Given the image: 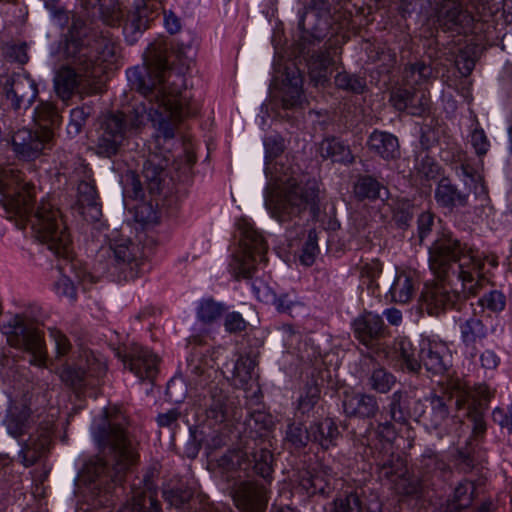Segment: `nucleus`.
<instances>
[{"instance_id": "f257e3e1", "label": "nucleus", "mask_w": 512, "mask_h": 512, "mask_svg": "<svg viewBox=\"0 0 512 512\" xmlns=\"http://www.w3.org/2000/svg\"><path fill=\"white\" fill-rule=\"evenodd\" d=\"M34 198L35 187L24 179L21 171L12 167L0 169V205L20 229L30 223L36 238L62 260L57 265L61 276L55 289L59 295L74 300V279L85 284L92 282L93 277L73 257L70 234L60 210L43 200L34 211Z\"/></svg>"}, {"instance_id": "f03ea898", "label": "nucleus", "mask_w": 512, "mask_h": 512, "mask_svg": "<svg viewBox=\"0 0 512 512\" xmlns=\"http://www.w3.org/2000/svg\"><path fill=\"white\" fill-rule=\"evenodd\" d=\"M125 424L123 414L111 415L105 410L93 432L100 454L85 463L79 476L88 489L91 508L105 506L112 500L113 493L120 488L127 471L137 459Z\"/></svg>"}, {"instance_id": "7ed1b4c3", "label": "nucleus", "mask_w": 512, "mask_h": 512, "mask_svg": "<svg viewBox=\"0 0 512 512\" xmlns=\"http://www.w3.org/2000/svg\"><path fill=\"white\" fill-rule=\"evenodd\" d=\"M127 78L131 87L143 96V101L105 117L95 147L98 155H115L128 134L148 122L156 129L160 127V50L157 44L147 48L142 67L127 70Z\"/></svg>"}, {"instance_id": "20e7f679", "label": "nucleus", "mask_w": 512, "mask_h": 512, "mask_svg": "<svg viewBox=\"0 0 512 512\" xmlns=\"http://www.w3.org/2000/svg\"><path fill=\"white\" fill-rule=\"evenodd\" d=\"M483 266V261L466 243L451 235L437 238L429 248V268L437 281L425 285L419 299L420 309L438 316L454 306L459 294L450 290L447 280L450 272L455 273V268L463 292L477 295L486 280L482 274Z\"/></svg>"}, {"instance_id": "39448f33", "label": "nucleus", "mask_w": 512, "mask_h": 512, "mask_svg": "<svg viewBox=\"0 0 512 512\" xmlns=\"http://www.w3.org/2000/svg\"><path fill=\"white\" fill-rule=\"evenodd\" d=\"M60 42L57 49L64 63L55 71L54 90L62 100L75 93L96 92L97 83L108 66L116 59L117 46L106 37L81 38L74 31Z\"/></svg>"}, {"instance_id": "423d86ee", "label": "nucleus", "mask_w": 512, "mask_h": 512, "mask_svg": "<svg viewBox=\"0 0 512 512\" xmlns=\"http://www.w3.org/2000/svg\"><path fill=\"white\" fill-rule=\"evenodd\" d=\"M266 173L280 184L273 187L266 196L265 205L271 216L280 223L292 222L307 210L315 212L318 210L321 187L316 179L306 181L294 177L283 176L278 171V163L272 160L279 157L285 150L284 139L281 136H270L266 138Z\"/></svg>"}, {"instance_id": "0eeeda50", "label": "nucleus", "mask_w": 512, "mask_h": 512, "mask_svg": "<svg viewBox=\"0 0 512 512\" xmlns=\"http://www.w3.org/2000/svg\"><path fill=\"white\" fill-rule=\"evenodd\" d=\"M162 59V137L170 139L185 119L199 112L198 104L186 91V74L190 68L181 64L165 69Z\"/></svg>"}, {"instance_id": "6e6552de", "label": "nucleus", "mask_w": 512, "mask_h": 512, "mask_svg": "<svg viewBox=\"0 0 512 512\" xmlns=\"http://www.w3.org/2000/svg\"><path fill=\"white\" fill-rule=\"evenodd\" d=\"M34 310H26L17 314L11 321V332L7 336L8 343L30 355L29 362L38 367L47 365V349L44 333Z\"/></svg>"}, {"instance_id": "1a4fd4ad", "label": "nucleus", "mask_w": 512, "mask_h": 512, "mask_svg": "<svg viewBox=\"0 0 512 512\" xmlns=\"http://www.w3.org/2000/svg\"><path fill=\"white\" fill-rule=\"evenodd\" d=\"M238 227L241 250L234 255L231 265L237 279H249L255 270L256 257L265 260L267 245L262 234L247 221H241Z\"/></svg>"}, {"instance_id": "9d476101", "label": "nucleus", "mask_w": 512, "mask_h": 512, "mask_svg": "<svg viewBox=\"0 0 512 512\" xmlns=\"http://www.w3.org/2000/svg\"><path fill=\"white\" fill-rule=\"evenodd\" d=\"M11 126V143L15 154L23 160H34L53 146V132L49 130L18 129Z\"/></svg>"}, {"instance_id": "9b49d317", "label": "nucleus", "mask_w": 512, "mask_h": 512, "mask_svg": "<svg viewBox=\"0 0 512 512\" xmlns=\"http://www.w3.org/2000/svg\"><path fill=\"white\" fill-rule=\"evenodd\" d=\"M117 357L123 362L125 368H129L141 380H148L155 384L158 375L157 356L148 349L137 344L129 347L118 348Z\"/></svg>"}, {"instance_id": "f8f14e48", "label": "nucleus", "mask_w": 512, "mask_h": 512, "mask_svg": "<svg viewBox=\"0 0 512 512\" xmlns=\"http://www.w3.org/2000/svg\"><path fill=\"white\" fill-rule=\"evenodd\" d=\"M0 92L15 112L28 109L37 97L36 83L28 75L13 74L1 82Z\"/></svg>"}, {"instance_id": "ddd939ff", "label": "nucleus", "mask_w": 512, "mask_h": 512, "mask_svg": "<svg viewBox=\"0 0 512 512\" xmlns=\"http://www.w3.org/2000/svg\"><path fill=\"white\" fill-rule=\"evenodd\" d=\"M157 471L144 475V477L132 485V503L122 506L118 512H159L157 502V486L155 478Z\"/></svg>"}, {"instance_id": "4468645a", "label": "nucleus", "mask_w": 512, "mask_h": 512, "mask_svg": "<svg viewBox=\"0 0 512 512\" xmlns=\"http://www.w3.org/2000/svg\"><path fill=\"white\" fill-rule=\"evenodd\" d=\"M66 359L62 379L74 388L92 384L90 378H100L106 372V365L92 354H85V359L79 363Z\"/></svg>"}, {"instance_id": "2eb2a0df", "label": "nucleus", "mask_w": 512, "mask_h": 512, "mask_svg": "<svg viewBox=\"0 0 512 512\" xmlns=\"http://www.w3.org/2000/svg\"><path fill=\"white\" fill-rule=\"evenodd\" d=\"M143 175L147 182V189L150 199L142 203L138 209L136 217L138 221L145 224H157L160 220L159 194H160V169L150 160L145 164Z\"/></svg>"}, {"instance_id": "dca6fc26", "label": "nucleus", "mask_w": 512, "mask_h": 512, "mask_svg": "<svg viewBox=\"0 0 512 512\" xmlns=\"http://www.w3.org/2000/svg\"><path fill=\"white\" fill-rule=\"evenodd\" d=\"M264 485L254 481H242L233 490V500L242 512H264L268 503Z\"/></svg>"}, {"instance_id": "f3484780", "label": "nucleus", "mask_w": 512, "mask_h": 512, "mask_svg": "<svg viewBox=\"0 0 512 512\" xmlns=\"http://www.w3.org/2000/svg\"><path fill=\"white\" fill-rule=\"evenodd\" d=\"M340 53V48L329 40L323 50L320 49L311 54L307 62L308 75L315 86H323L328 82L336 58Z\"/></svg>"}, {"instance_id": "a211bd4d", "label": "nucleus", "mask_w": 512, "mask_h": 512, "mask_svg": "<svg viewBox=\"0 0 512 512\" xmlns=\"http://www.w3.org/2000/svg\"><path fill=\"white\" fill-rule=\"evenodd\" d=\"M52 436V425L50 423L38 425L29 438L25 441L19 457L24 466L29 467L35 464L49 450Z\"/></svg>"}, {"instance_id": "6ab92c4d", "label": "nucleus", "mask_w": 512, "mask_h": 512, "mask_svg": "<svg viewBox=\"0 0 512 512\" xmlns=\"http://www.w3.org/2000/svg\"><path fill=\"white\" fill-rule=\"evenodd\" d=\"M157 17V13L149 6L146 0H137L134 6L127 11L117 24L123 21V32L127 39L133 43L138 34L149 27L151 21Z\"/></svg>"}, {"instance_id": "aec40b11", "label": "nucleus", "mask_w": 512, "mask_h": 512, "mask_svg": "<svg viewBox=\"0 0 512 512\" xmlns=\"http://www.w3.org/2000/svg\"><path fill=\"white\" fill-rule=\"evenodd\" d=\"M138 247L128 239L112 242L107 247H102L97 254V260L105 262V268L113 265H137Z\"/></svg>"}, {"instance_id": "412c9836", "label": "nucleus", "mask_w": 512, "mask_h": 512, "mask_svg": "<svg viewBox=\"0 0 512 512\" xmlns=\"http://www.w3.org/2000/svg\"><path fill=\"white\" fill-rule=\"evenodd\" d=\"M206 406L207 418L216 424L234 419L238 411L234 399L219 387H213L210 390L209 402Z\"/></svg>"}, {"instance_id": "4be33fe9", "label": "nucleus", "mask_w": 512, "mask_h": 512, "mask_svg": "<svg viewBox=\"0 0 512 512\" xmlns=\"http://www.w3.org/2000/svg\"><path fill=\"white\" fill-rule=\"evenodd\" d=\"M77 191L78 197L75 206L77 212L88 222L99 221L102 216V208L95 185L89 181H81Z\"/></svg>"}, {"instance_id": "5701e85b", "label": "nucleus", "mask_w": 512, "mask_h": 512, "mask_svg": "<svg viewBox=\"0 0 512 512\" xmlns=\"http://www.w3.org/2000/svg\"><path fill=\"white\" fill-rule=\"evenodd\" d=\"M343 409L349 417L374 418L379 412V405L373 395L345 391Z\"/></svg>"}, {"instance_id": "b1692460", "label": "nucleus", "mask_w": 512, "mask_h": 512, "mask_svg": "<svg viewBox=\"0 0 512 512\" xmlns=\"http://www.w3.org/2000/svg\"><path fill=\"white\" fill-rule=\"evenodd\" d=\"M353 331L363 345L372 347L384 335V322L379 315L365 312L354 320Z\"/></svg>"}, {"instance_id": "393cba45", "label": "nucleus", "mask_w": 512, "mask_h": 512, "mask_svg": "<svg viewBox=\"0 0 512 512\" xmlns=\"http://www.w3.org/2000/svg\"><path fill=\"white\" fill-rule=\"evenodd\" d=\"M331 16L327 0H311L299 21V27L307 32H320L329 25Z\"/></svg>"}, {"instance_id": "a878e982", "label": "nucleus", "mask_w": 512, "mask_h": 512, "mask_svg": "<svg viewBox=\"0 0 512 512\" xmlns=\"http://www.w3.org/2000/svg\"><path fill=\"white\" fill-rule=\"evenodd\" d=\"M468 19V13L455 0H443L437 5L436 20L443 31H459Z\"/></svg>"}, {"instance_id": "bb28decb", "label": "nucleus", "mask_w": 512, "mask_h": 512, "mask_svg": "<svg viewBox=\"0 0 512 512\" xmlns=\"http://www.w3.org/2000/svg\"><path fill=\"white\" fill-rule=\"evenodd\" d=\"M367 147L372 153L387 161L398 159L401 154L398 138L386 131L372 132Z\"/></svg>"}, {"instance_id": "cd10ccee", "label": "nucleus", "mask_w": 512, "mask_h": 512, "mask_svg": "<svg viewBox=\"0 0 512 512\" xmlns=\"http://www.w3.org/2000/svg\"><path fill=\"white\" fill-rule=\"evenodd\" d=\"M426 401L428 405L422 413L423 421L433 429H437L446 422L451 415L450 396L431 394Z\"/></svg>"}, {"instance_id": "c85d7f7f", "label": "nucleus", "mask_w": 512, "mask_h": 512, "mask_svg": "<svg viewBox=\"0 0 512 512\" xmlns=\"http://www.w3.org/2000/svg\"><path fill=\"white\" fill-rule=\"evenodd\" d=\"M442 395L450 396V400L455 397V406L457 410L466 408L473 404L474 400L468 383L457 375H449L445 382L442 383Z\"/></svg>"}, {"instance_id": "c756f323", "label": "nucleus", "mask_w": 512, "mask_h": 512, "mask_svg": "<svg viewBox=\"0 0 512 512\" xmlns=\"http://www.w3.org/2000/svg\"><path fill=\"white\" fill-rule=\"evenodd\" d=\"M179 153L177 157L172 155L171 168L165 173V177L162 176V184L169 186V182L174 184L176 181L180 180L179 170L183 168L184 170L189 169L196 161V156L191 151L190 145L183 142L182 140L178 141Z\"/></svg>"}, {"instance_id": "7c9ffc66", "label": "nucleus", "mask_w": 512, "mask_h": 512, "mask_svg": "<svg viewBox=\"0 0 512 512\" xmlns=\"http://www.w3.org/2000/svg\"><path fill=\"white\" fill-rule=\"evenodd\" d=\"M87 11L97 10L103 21L115 26L122 17V10L117 0H78Z\"/></svg>"}, {"instance_id": "2f4dec72", "label": "nucleus", "mask_w": 512, "mask_h": 512, "mask_svg": "<svg viewBox=\"0 0 512 512\" xmlns=\"http://www.w3.org/2000/svg\"><path fill=\"white\" fill-rule=\"evenodd\" d=\"M462 341L471 357L477 352V345L487 336V329L478 318L465 321L461 327Z\"/></svg>"}, {"instance_id": "473e14b6", "label": "nucleus", "mask_w": 512, "mask_h": 512, "mask_svg": "<svg viewBox=\"0 0 512 512\" xmlns=\"http://www.w3.org/2000/svg\"><path fill=\"white\" fill-rule=\"evenodd\" d=\"M332 480L334 478L328 475L326 471H318L315 473L306 472L300 480V487L304 489L308 495L327 496L333 490Z\"/></svg>"}, {"instance_id": "72a5a7b5", "label": "nucleus", "mask_w": 512, "mask_h": 512, "mask_svg": "<svg viewBox=\"0 0 512 512\" xmlns=\"http://www.w3.org/2000/svg\"><path fill=\"white\" fill-rule=\"evenodd\" d=\"M413 276L405 271L397 272L389 289L391 300L396 303H408L414 296Z\"/></svg>"}, {"instance_id": "f704fd0d", "label": "nucleus", "mask_w": 512, "mask_h": 512, "mask_svg": "<svg viewBox=\"0 0 512 512\" xmlns=\"http://www.w3.org/2000/svg\"><path fill=\"white\" fill-rule=\"evenodd\" d=\"M407 470L406 461L399 454L391 453L378 462L380 478H384L394 485L407 474Z\"/></svg>"}, {"instance_id": "c9c22d12", "label": "nucleus", "mask_w": 512, "mask_h": 512, "mask_svg": "<svg viewBox=\"0 0 512 512\" xmlns=\"http://www.w3.org/2000/svg\"><path fill=\"white\" fill-rule=\"evenodd\" d=\"M311 440L317 442L323 449L327 450L335 445L339 436L336 423L331 418H325L310 426Z\"/></svg>"}, {"instance_id": "e433bc0d", "label": "nucleus", "mask_w": 512, "mask_h": 512, "mask_svg": "<svg viewBox=\"0 0 512 512\" xmlns=\"http://www.w3.org/2000/svg\"><path fill=\"white\" fill-rule=\"evenodd\" d=\"M476 496V486L472 481H462L454 489L452 497L448 500V512H459L471 506Z\"/></svg>"}, {"instance_id": "4c0bfd02", "label": "nucleus", "mask_w": 512, "mask_h": 512, "mask_svg": "<svg viewBox=\"0 0 512 512\" xmlns=\"http://www.w3.org/2000/svg\"><path fill=\"white\" fill-rule=\"evenodd\" d=\"M319 152L323 158L331 159L333 162L351 164L354 161L350 148L335 137L324 139Z\"/></svg>"}, {"instance_id": "58836bf2", "label": "nucleus", "mask_w": 512, "mask_h": 512, "mask_svg": "<svg viewBox=\"0 0 512 512\" xmlns=\"http://www.w3.org/2000/svg\"><path fill=\"white\" fill-rule=\"evenodd\" d=\"M435 198L439 205L452 208L457 205H465L467 194L458 190L448 178L440 180L435 191Z\"/></svg>"}, {"instance_id": "ea45409f", "label": "nucleus", "mask_w": 512, "mask_h": 512, "mask_svg": "<svg viewBox=\"0 0 512 512\" xmlns=\"http://www.w3.org/2000/svg\"><path fill=\"white\" fill-rule=\"evenodd\" d=\"M217 467L222 473H233L238 470L246 471L250 467V459L241 449L229 450L217 459Z\"/></svg>"}, {"instance_id": "a19ab883", "label": "nucleus", "mask_w": 512, "mask_h": 512, "mask_svg": "<svg viewBox=\"0 0 512 512\" xmlns=\"http://www.w3.org/2000/svg\"><path fill=\"white\" fill-rule=\"evenodd\" d=\"M33 118L38 125L39 130H49L53 132V128L61 122V116L56 107L49 102H41L34 110Z\"/></svg>"}, {"instance_id": "79ce46f5", "label": "nucleus", "mask_w": 512, "mask_h": 512, "mask_svg": "<svg viewBox=\"0 0 512 512\" xmlns=\"http://www.w3.org/2000/svg\"><path fill=\"white\" fill-rule=\"evenodd\" d=\"M382 190L385 191V187L371 176L359 177L353 187L354 196L360 201L380 198Z\"/></svg>"}, {"instance_id": "37998d69", "label": "nucleus", "mask_w": 512, "mask_h": 512, "mask_svg": "<svg viewBox=\"0 0 512 512\" xmlns=\"http://www.w3.org/2000/svg\"><path fill=\"white\" fill-rule=\"evenodd\" d=\"M189 45L182 43H173L169 49H166L162 53V59H164L165 69L175 70L181 64H185L186 68H190L192 59L188 56L187 50Z\"/></svg>"}, {"instance_id": "c03bdc74", "label": "nucleus", "mask_w": 512, "mask_h": 512, "mask_svg": "<svg viewBox=\"0 0 512 512\" xmlns=\"http://www.w3.org/2000/svg\"><path fill=\"white\" fill-rule=\"evenodd\" d=\"M408 393L398 390L392 394L389 403V415L392 421L407 425L409 412L407 410Z\"/></svg>"}, {"instance_id": "a18cd8bd", "label": "nucleus", "mask_w": 512, "mask_h": 512, "mask_svg": "<svg viewBox=\"0 0 512 512\" xmlns=\"http://www.w3.org/2000/svg\"><path fill=\"white\" fill-rule=\"evenodd\" d=\"M419 346H414L409 340L402 339L396 344V351L399 353L406 369L411 373H419L421 361L418 357Z\"/></svg>"}, {"instance_id": "49530a36", "label": "nucleus", "mask_w": 512, "mask_h": 512, "mask_svg": "<svg viewBox=\"0 0 512 512\" xmlns=\"http://www.w3.org/2000/svg\"><path fill=\"white\" fill-rule=\"evenodd\" d=\"M418 357L421 361V367L424 366L428 372L440 374L445 370L442 356L434 351L429 343L419 344Z\"/></svg>"}, {"instance_id": "de8ad7c7", "label": "nucleus", "mask_w": 512, "mask_h": 512, "mask_svg": "<svg viewBox=\"0 0 512 512\" xmlns=\"http://www.w3.org/2000/svg\"><path fill=\"white\" fill-rule=\"evenodd\" d=\"M254 369L255 363L251 358L247 356L240 357L234 367L233 385L244 389L251 381Z\"/></svg>"}, {"instance_id": "09e8293b", "label": "nucleus", "mask_w": 512, "mask_h": 512, "mask_svg": "<svg viewBox=\"0 0 512 512\" xmlns=\"http://www.w3.org/2000/svg\"><path fill=\"white\" fill-rule=\"evenodd\" d=\"M302 80L300 77H293L289 83H284L282 92V106L285 109L294 108L301 103Z\"/></svg>"}, {"instance_id": "8fccbe9b", "label": "nucleus", "mask_w": 512, "mask_h": 512, "mask_svg": "<svg viewBox=\"0 0 512 512\" xmlns=\"http://www.w3.org/2000/svg\"><path fill=\"white\" fill-rule=\"evenodd\" d=\"M330 512H363V502L356 492L344 493L334 499Z\"/></svg>"}, {"instance_id": "3c124183", "label": "nucleus", "mask_w": 512, "mask_h": 512, "mask_svg": "<svg viewBox=\"0 0 512 512\" xmlns=\"http://www.w3.org/2000/svg\"><path fill=\"white\" fill-rule=\"evenodd\" d=\"M4 424L10 435L18 437L30 429V420L26 411L17 413L10 410L7 414Z\"/></svg>"}, {"instance_id": "603ef678", "label": "nucleus", "mask_w": 512, "mask_h": 512, "mask_svg": "<svg viewBox=\"0 0 512 512\" xmlns=\"http://www.w3.org/2000/svg\"><path fill=\"white\" fill-rule=\"evenodd\" d=\"M395 383L396 377L382 367L374 369L369 378L371 389L382 394L388 393Z\"/></svg>"}, {"instance_id": "864d4df0", "label": "nucleus", "mask_w": 512, "mask_h": 512, "mask_svg": "<svg viewBox=\"0 0 512 512\" xmlns=\"http://www.w3.org/2000/svg\"><path fill=\"white\" fill-rule=\"evenodd\" d=\"M224 312L222 304L213 299H204L200 302L197 309V316L203 323L209 324L218 319Z\"/></svg>"}, {"instance_id": "5fc2aeb1", "label": "nucleus", "mask_w": 512, "mask_h": 512, "mask_svg": "<svg viewBox=\"0 0 512 512\" xmlns=\"http://www.w3.org/2000/svg\"><path fill=\"white\" fill-rule=\"evenodd\" d=\"M432 74L431 67L423 62L408 65L404 70V78L408 85H418L425 82Z\"/></svg>"}, {"instance_id": "6e6d98bb", "label": "nucleus", "mask_w": 512, "mask_h": 512, "mask_svg": "<svg viewBox=\"0 0 512 512\" xmlns=\"http://www.w3.org/2000/svg\"><path fill=\"white\" fill-rule=\"evenodd\" d=\"M256 474L263 478H268L272 473V453L266 448H260L252 454Z\"/></svg>"}, {"instance_id": "4d7b16f0", "label": "nucleus", "mask_w": 512, "mask_h": 512, "mask_svg": "<svg viewBox=\"0 0 512 512\" xmlns=\"http://www.w3.org/2000/svg\"><path fill=\"white\" fill-rule=\"evenodd\" d=\"M286 438L296 448L305 447L311 440L310 428L301 423H292L288 426Z\"/></svg>"}, {"instance_id": "13d9d810", "label": "nucleus", "mask_w": 512, "mask_h": 512, "mask_svg": "<svg viewBox=\"0 0 512 512\" xmlns=\"http://www.w3.org/2000/svg\"><path fill=\"white\" fill-rule=\"evenodd\" d=\"M90 116L89 107H77L71 110L70 121L67 126V132L71 136L78 135Z\"/></svg>"}, {"instance_id": "bf43d9fd", "label": "nucleus", "mask_w": 512, "mask_h": 512, "mask_svg": "<svg viewBox=\"0 0 512 512\" xmlns=\"http://www.w3.org/2000/svg\"><path fill=\"white\" fill-rule=\"evenodd\" d=\"M416 98V92L404 88H397L391 91L389 101L394 108L399 111H404L410 109L412 101H415Z\"/></svg>"}, {"instance_id": "052dcab7", "label": "nucleus", "mask_w": 512, "mask_h": 512, "mask_svg": "<svg viewBox=\"0 0 512 512\" xmlns=\"http://www.w3.org/2000/svg\"><path fill=\"white\" fill-rule=\"evenodd\" d=\"M320 388L316 383L308 384L300 397L298 408L302 413H309L320 400Z\"/></svg>"}, {"instance_id": "680f3d73", "label": "nucleus", "mask_w": 512, "mask_h": 512, "mask_svg": "<svg viewBox=\"0 0 512 512\" xmlns=\"http://www.w3.org/2000/svg\"><path fill=\"white\" fill-rule=\"evenodd\" d=\"M317 241L318 237L316 231L310 230L300 255V261L302 264L311 266L314 263L319 252Z\"/></svg>"}, {"instance_id": "e2e57ef3", "label": "nucleus", "mask_w": 512, "mask_h": 512, "mask_svg": "<svg viewBox=\"0 0 512 512\" xmlns=\"http://www.w3.org/2000/svg\"><path fill=\"white\" fill-rule=\"evenodd\" d=\"M394 486L399 493L404 495H417L423 489V484L419 477L411 475L408 470L407 474L398 480Z\"/></svg>"}, {"instance_id": "0e129e2a", "label": "nucleus", "mask_w": 512, "mask_h": 512, "mask_svg": "<svg viewBox=\"0 0 512 512\" xmlns=\"http://www.w3.org/2000/svg\"><path fill=\"white\" fill-rule=\"evenodd\" d=\"M416 170L423 180H433L439 174V166L434 159L427 154L421 155L416 164Z\"/></svg>"}, {"instance_id": "69168bd1", "label": "nucleus", "mask_w": 512, "mask_h": 512, "mask_svg": "<svg viewBox=\"0 0 512 512\" xmlns=\"http://www.w3.org/2000/svg\"><path fill=\"white\" fill-rule=\"evenodd\" d=\"M49 333L55 344L56 359L62 361L69 355L72 348L71 343L69 339L56 328H50Z\"/></svg>"}, {"instance_id": "338daca9", "label": "nucleus", "mask_w": 512, "mask_h": 512, "mask_svg": "<svg viewBox=\"0 0 512 512\" xmlns=\"http://www.w3.org/2000/svg\"><path fill=\"white\" fill-rule=\"evenodd\" d=\"M382 272V264L379 260H371L370 262H365L359 266V273L361 278H366L368 280V287H379V283L377 282V277Z\"/></svg>"}, {"instance_id": "774afa93", "label": "nucleus", "mask_w": 512, "mask_h": 512, "mask_svg": "<svg viewBox=\"0 0 512 512\" xmlns=\"http://www.w3.org/2000/svg\"><path fill=\"white\" fill-rule=\"evenodd\" d=\"M335 85L343 90H350L355 93L363 91L364 85L359 78L351 76L346 72L338 73L335 76Z\"/></svg>"}]
</instances>
